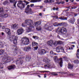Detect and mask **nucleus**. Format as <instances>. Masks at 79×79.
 <instances>
[{
  "mask_svg": "<svg viewBox=\"0 0 79 79\" xmlns=\"http://www.w3.org/2000/svg\"><path fill=\"white\" fill-rule=\"evenodd\" d=\"M44 67L45 68H50V65L48 64L47 65H44Z\"/></svg>",
  "mask_w": 79,
  "mask_h": 79,
  "instance_id": "30",
  "label": "nucleus"
},
{
  "mask_svg": "<svg viewBox=\"0 0 79 79\" xmlns=\"http://www.w3.org/2000/svg\"><path fill=\"white\" fill-rule=\"evenodd\" d=\"M3 11V8H0V13H2Z\"/></svg>",
  "mask_w": 79,
  "mask_h": 79,
  "instance_id": "43",
  "label": "nucleus"
},
{
  "mask_svg": "<svg viewBox=\"0 0 79 79\" xmlns=\"http://www.w3.org/2000/svg\"><path fill=\"white\" fill-rule=\"evenodd\" d=\"M60 49L62 52H64L63 48V47H61L60 46H59L56 48V51L57 52H60Z\"/></svg>",
  "mask_w": 79,
  "mask_h": 79,
  "instance_id": "10",
  "label": "nucleus"
},
{
  "mask_svg": "<svg viewBox=\"0 0 79 79\" xmlns=\"http://www.w3.org/2000/svg\"><path fill=\"white\" fill-rule=\"evenodd\" d=\"M56 3H57L58 5H60L61 3V2H59V1L56 2Z\"/></svg>",
  "mask_w": 79,
  "mask_h": 79,
  "instance_id": "46",
  "label": "nucleus"
},
{
  "mask_svg": "<svg viewBox=\"0 0 79 79\" xmlns=\"http://www.w3.org/2000/svg\"><path fill=\"white\" fill-rule=\"evenodd\" d=\"M42 15V13H40L39 14V15H40V16H41Z\"/></svg>",
  "mask_w": 79,
  "mask_h": 79,
  "instance_id": "56",
  "label": "nucleus"
},
{
  "mask_svg": "<svg viewBox=\"0 0 79 79\" xmlns=\"http://www.w3.org/2000/svg\"><path fill=\"white\" fill-rule=\"evenodd\" d=\"M33 39H35L36 40L37 39H38L39 38H38V37H37V36H33Z\"/></svg>",
  "mask_w": 79,
  "mask_h": 79,
  "instance_id": "39",
  "label": "nucleus"
},
{
  "mask_svg": "<svg viewBox=\"0 0 79 79\" xmlns=\"http://www.w3.org/2000/svg\"><path fill=\"white\" fill-rule=\"evenodd\" d=\"M77 57H79V53H77Z\"/></svg>",
  "mask_w": 79,
  "mask_h": 79,
  "instance_id": "53",
  "label": "nucleus"
},
{
  "mask_svg": "<svg viewBox=\"0 0 79 79\" xmlns=\"http://www.w3.org/2000/svg\"><path fill=\"white\" fill-rule=\"evenodd\" d=\"M4 50H3L2 49H1L0 50V55H1L3 54V53H4Z\"/></svg>",
  "mask_w": 79,
  "mask_h": 79,
  "instance_id": "32",
  "label": "nucleus"
},
{
  "mask_svg": "<svg viewBox=\"0 0 79 79\" xmlns=\"http://www.w3.org/2000/svg\"><path fill=\"white\" fill-rule=\"evenodd\" d=\"M25 23L27 25V27L32 24V20H26Z\"/></svg>",
  "mask_w": 79,
  "mask_h": 79,
  "instance_id": "8",
  "label": "nucleus"
},
{
  "mask_svg": "<svg viewBox=\"0 0 79 79\" xmlns=\"http://www.w3.org/2000/svg\"><path fill=\"white\" fill-rule=\"evenodd\" d=\"M5 32L8 35H10V30L8 28H7L5 29Z\"/></svg>",
  "mask_w": 79,
  "mask_h": 79,
  "instance_id": "17",
  "label": "nucleus"
},
{
  "mask_svg": "<svg viewBox=\"0 0 79 79\" xmlns=\"http://www.w3.org/2000/svg\"><path fill=\"white\" fill-rule=\"evenodd\" d=\"M15 68V65H12L10 66H9L7 68L9 70H11L12 69H14Z\"/></svg>",
  "mask_w": 79,
  "mask_h": 79,
  "instance_id": "14",
  "label": "nucleus"
},
{
  "mask_svg": "<svg viewBox=\"0 0 79 79\" xmlns=\"http://www.w3.org/2000/svg\"><path fill=\"white\" fill-rule=\"evenodd\" d=\"M43 61L44 62H47V63H50V60L48 58H45L44 59Z\"/></svg>",
  "mask_w": 79,
  "mask_h": 79,
  "instance_id": "22",
  "label": "nucleus"
},
{
  "mask_svg": "<svg viewBox=\"0 0 79 79\" xmlns=\"http://www.w3.org/2000/svg\"><path fill=\"white\" fill-rule=\"evenodd\" d=\"M22 44L23 45H28L29 44V40L27 38H23L22 39Z\"/></svg>",
  "mask_w": 79,
  "mask_h": 79,
  "instance_id": "2",
  "label": "nucleus"
},
{
  "mask_svg": "<svg viewBox=\"0 0 79 79\" xmlns=\"http://www.w3.org/2000/svg\"><path fill=\"white\" fill-rule=\"evenodd\" d=\"M61 42V41H55L53 43V45L54 46H57L58 44H60Z\"/></svg>",
  "mask_w": 79,
  "mask_h": 79,
  "instance_id": "15",
  "label": "nucleus"
},
{
  "mask_svg": "<svg viewBox=\"0 0 79 79\" xmlns=\"http://www.w3.org/2000/svg\"><path fill=\"white\" fill-rule=\"evenodd\" d=\"M58 25L59 26H61L62 25V23H58Z\"/></svg>",
  "mask_w": 79,
  "mask_h": 79,
  "instance_id": "51",
  "label": "nucleus"
},
{
  "mask_svg": "<svg viewBox=\"0 0 79 79\" xmlns=\"http://www.w3.org/2000/svg\"><path fill=\"white\" fill-rule=\"evenodd\" d=\"M45 27H46V29L48 30V31H52V29H53V26H51V27H48V26L47 24L45 25Z\"/></svg>",
  "mask_w": 79,
  "mask_h": 79,
  "instance_id": "12",
  "label": "nucleus"
},
{
  "mask_svg": "<svg viewBox=\"0 0 79 79\" xmlns=\"http://www.w3.org/2000/svg\"><path fill=\"white\" fill-rule=\"evenodd\" d=\"M56 10H58V7H57V8L56 9Z\"/></svg>",
  "mask_w": 79,
  "mask_h": 79,
  "instance_id": "57",
  "label": "nucleus"
},
{
  "mask_svg": "<svg viewBox=\"0 0 79 79\" xmlns=\"http://www.w3.org/2000/svg\"><path fill=\"white\" fill-rule=\"evenodd\" d=\"M59 19H61L62 20H63V17H60L59 18Z\"/></svg>",
  "mask_w": 79,
  "mask_h": 79,
  "instance_id": "48",
  "label": "nucleus"
},
{
  "mask_svg": "<svg viewBox=\"0 0 79 79\" xmlns=\"http://www.w3.org/2000/svg\"><path fill=\"white\" fill-rule=\"evenodd\" d=\"M17 39H18L17 36L15 37L14 36L9 37L10 40V42H13V44H14V45H17Z\"/></svg>",
  "mask_w": 79,
  "mask_h": 79,
  "instance_id": "1",
  "label": "nucleus"
},
{
  "mask_svg": "<svg viewBox=\"0 0 79 79\" xmlns=\"http://www.w3.org/2000/svg\"><path fill=\"white\" fill-rule=\"evenodd\" d=\"M10 3H13L14 4L13 6L16 7V3H17V0H10Z\"/></svg>",
  "mask_w": 79,
  "mask_h": 79,
  "instance_id": "11",
  "label": "nucleus"
},
{
  "mask_svg": "<svg viewBox=\"0 0 79 79\" xmlns=\"http://www.w3.org/2000/svg\"><path fill=\"white\" fill-rule=\"evenodd\" d=\"M42 0H31V2L32 3H35L36 2H40Z\"/></svg>",
  "mask_w": 79,
  "mask_h": 79,
  "instance_id": "25",
  "label": "nucleus"
},
{
  "mask_svg": "<svg viewBox=\"0 0 79 79\" xmlns=\"http://www.w3.org/2000/svg\"><path fill=\"white\" fill-rule=\"evenodd\" d=\"M4 47V44L2 42H0V48H3Z\"/></svg>",
  "mask_w": 79,
  "mask_h": 79,
  "instance_id": "26",
  "label": "nucleus"
},
{
  "mask_svg": "<svg viewBox=\"0 0 79 79\" xmlns=\"http://www.w3.org/2000/svg\"><path fill=\"white\" fill-rule=\"evenodd\" d=\"M53 10H56V8H55V7H54L53 8Z\"/></svg>",
  "mask_w": 79,
  "mask_h": 79,
  "instance_id": "55",
  "label": "nucleus"
},
{
  "mask_svg": "<svg viewBox=\"0 0 79 79\" xmlns=\"http://www.w3.org/2000/svg\"><path fill=\"white\" fill-rule=\"evenodd\" d=\"M38 53L40 55H44V54L47 53V51L45 50V49H42L40 50L38 52Z\"/></svg>",
  "mask_w": 79,
  "mask_h": 79,
  "instance_id": "7",
  "label": "nucleus"
},
{
  "mask_svg": "<svg viewBox=\"0 0 79 79\" xmlns=\"http://www.w3.org/2000/svg\"><path fill=\"white\" fill-rule=\"evenodd\" d=\"M54 60L55 61V62H58L59 61H60V62L59 64L60 67H62V65L63 64V59L62 58H60L59 59L57 57V56H56L54 57Z\"/></svg>",
  "mask_w": 79,
  "mask_h": 79,
  "instance_id": "3",
  "label": "nucleus"
},
{
  "mask_svg": "<svg viewBox=\"0 0 79 79\" xmlns=\"http://www.w3.org/2000/svg\"><path fill=\"white\" fill-rule=\"evenodd\" d=\"M49 3H53L55 2V0H49Z\"/></svg>",
  "mask_w": 79,
  "mask_h": 79,
  "instance_id": "42",
  "label": "nucleus"
},
{
  "mask_svg": "<svg viewBox=\"0 0 79 79\" xmlns=\"http://www.w3.org/2000/svg\"><path fill=\"white\" fill-rule=\"evenodd\" d=\"M71 2H74V0H70Z\"/></svg>",
  "mask_w": 79,
  "mask_h": 79,
  "instance_id": "59",
  "label": "nucleus"
},
{
  "mask_svg": "<svg viewBox=\"0 0 79 79\" xmlns=\"http://www.w3.org/2000/svg\"><path fill=\"white\" fill-rule=\"evenodd\" d=\"M60 33H58V35H57V37H58V38H60V36H59V35H60Z\"/></svg>",
  "mask_w": 79,
  "mask_h": 79,
  "instance_id": "54",
  "label": "nucleus"
},
{
  "mask_svg": "<svg viewBox=\"0 0 79 79\" xmlns=\"http://www.w3.org/2000/svg\"><path fill=\"white\" fill-rule=\"evenodd\" d=\"M60 3H61L62 5H63L64 3V1H61L60 2Z\"/></svg>",
  "mask_w": 79,
  "mask_h": 79,
  "instance_id": "49",
  "label": "nucleus"
},
{
  "mask_svg": "<svg viewBox=\"0 0 79 79\" xmlns=\"http://www.w3.org/2000/svg\"><path fill=\"white\" fill-rule=\"evenodd\" d=\"M75 8H76V7L75 6H73V7H71V9H75Z\"/></svg>",
  "mask_w": 79,
  "mask_h": 79,
  "instance_id": "50",
  "label": "nucleus"
},
{
  "mask_svg": "<svg viewBox=\"0 0 79 79\" xmlns=\"http://www.w3.org/2000/svg\"><path fill=\"white\" fill-rule=\"evenodd\" d=\"M27 52L29 51L30 50H31V47H27Z\"/></svg>",
  "mask_w": 79,
  "mask_h": 79,
  "instance_id": "36",
  "label": "nucleus"
},
{
  "mask_svg": "<svg viewBox=\"0 0 79 79\" xmlns=\"http://www.w3.org/2000/svg\"><path fill=\"white\" fill-rule=\"evenodd\" d=\"M63 20H67V18L63 17Z\"/></svg>",
  "mask_w": 79,
  "mask_h": 79,
  "instance_id": "47",
  "label": "nucleus"
},
{
  "mask_svg": "<svg viewBox=\"0 0 79 79\" xmlns=\"http://www.w3.org/2000/svg\"><path fill=\"white\" fill-rule=\"evenodd\" d=\"M8 15L7 14H5L4 13L0 15V16L1 17H3V18H7L8 17Z\"/></svg>",
  "mask_w": 79,
  "mask_h": 79,
  "instance_id": "16",
  "label": "nucleus"
},
{
  "mask_svg": "<svg viewBox=\"0 0 79 79\" xmlns=\"http://www.w3.org/2000/svg\"><path fill=\"white\" fill-rule=\"evenodd\" d=\"M34 29V27L33 25H29L27 27V32H29L31 31H33Z\"/></svg>",
  "mask_w": 79,
  "mask_h": 79,
  "instance_id": "5",
  "label": "nucleus"
},
{
  "mask_svg": "<svg viewBox=\"0 0 79 79\" xmlns=\"http://www.w3.org/2000/svg\"><path fill=\"white\" fill-rule=\"evenodd\" d=\"M19 8H21V10H22V8H25V4H22V6H20Z\"/></svg>",
  "mask_w": 79,
  "mask_h": 79,
  "instance_id": "27",
  "label": "nucleus"
},
{
  "mask_svg": "<svg viewBox=\"0 0 79 79\" xmlns=\"http://www.w3.org/2000/svg\"><path fill=\"white\" fill-rule=\"evenodd\" d=\"M74 63H78L79 60H74Z\"/></svg>",
  "mask_w": 79,
  "mask_h": 79,
  "instance_id": "41",
  "label": "nucleus"
},
{
  "mask_svg": "<svg viewBox=\"0 0 79 79\" xmlns=\"http://www.w3.org/2000/svg\"><path fill=\"white\" fill-rule=\"evenodd\" d=\"M38 45V44L35 42H33L32 43V46L33 47H34V46H35V45Z\"/></svg>",
  "mask_w": 79,
  "mask_h": 79,
  "instance_id": "28",
  "label": "nucleus"
},
{
  "mask_svg": "<svg viewBox=\"0 0 79 79\" xmlns=\"http://www.w3.org/2000/svg\"><path fill=\"white\" fill-rule=\"evenodd\" d=\"M2 65V64L0 63V68H1Z\"/></svg>",
  "mask_w": 79,
  "mask_h": 79,
  "instance_id": "60",
  "label": "nucleus"
},
{
  "mask_svg": "<svg viewBox=\"0 0 79 79\" xmlns=\"http://www.w3.org/2000/svg\"><path fill=\"white\" fill-rule=\"evenodd\" d=\"M19 3L17 4V6L18 7H20V6H21V4H23V1H19L18 2Z\"/></svg>",
  "mask_w": 79,
  "mask_h": 79,
  "instance_id": "24",
  "label": "nucleus"
},
{
  "mask_svg": "<svg viewBox=\"0 0 79 79\" xmlns=\"http://www.w3.org/2000/svg\"><path fill=\"white\" fill-rule=\"evenodd\" d=\"M23 50L25 52H27V47H25L23 48Z\"/></svg>",
  "mask_w": 79,
  "mask_h": 79,
  "instance_id": "40",
  "label": "nucleus"
},
{
  "mask_svg": "<svg viewBox=\"0 0 79 79\" xmlns=\"http://www.w3.org/2000/svg\"><path fill=\"white\" fill-rule=\"evenodd\" d=\"M60 35H63V34H65L66 33V28L64 27H60Z\"/></svg>",
  "mask_w": 79,
  "mask_h": 79,
  "instance_id": "6",
  "label": "nucleus"
},
{
  "mask_svg": "<svg viewBox=\"0 0 79 79\" xmlns=\"http://www.w3.org/2000/svg\"><path fill=\"white\" fill-rule=\"evenodd\" d=\"M34 4H31V5L30 6H31V7H33V6H34Z\"/></svg>",
  "mask_w": 79,
  "mask_h": 79,
  "instance_id": "52",
  "label": "nucleus"
},
{
  "mask_svg": "<svg viewBox=\"0 0 79 79\" xmlns=\"http://www.w3.org/2000/svg\"><path fill=\"white\" fill-rule=\"evenodd\" d=\"M24 31L23 29L22 28H20L17 30V33L18 34V35H21L23 32Z\"/></svg>",
  "mask_w": 79,
  "mask_h": 79,
  "instance_id": "9",
  "label": "nucleus"
},
{
  "mask_svg": "<svg viewBox=\"0 0 79 79\" xmlns=\"http://www.w3.org/2000/svg\"><path fill=\"white\" fill-rule=\"evenodd\" d=\"M11 57H8L7 58L5 59V61H6V63H8V62H10V60H11Z\"/></svg>",
  "mask_w": 79,
  "mask_h": 79,
  "instance_id": "18",
  "label": "nucleus"
},
{
  "mask_svg": "<svg viewBox=\"0 0 79 79\" xmlns=\"http://www.w3.org/2000/svg\"><path fill=\"white\" fill-rule=\"evenodd\" d=\"M2 35H4V33L3 32H2Z\"/></svg>",
  "mask_w": 79,
  "mask_h": 79,
  "instance_id": "63",
  "label": "nucleus"
},
{
  "mask_svg": "<svg viewBox=\"0 0 79 79\" xmlns=\"http://www.w3.org/2000/svg\"><path fill=\"white\" fill-rule=\"evenodd\" d=\"M68 21L70 23H71V24H74V19H71L69 20Z\"/></svg>",
  "mask_w": 79,
  "mask_h": 79,
  "instance_id": "19",
  "label": "nucleus"
},
{
  "mask_svg": "<svg viewBox=\"0 0 79 79\" xmlns=\"http://www.w3.org/2000/svg\"><path fill=\"white\" fill-rule=\"evenodd\" d=\"M51 74L53 75L54 76H57V75H58V74L56 73L55 72H52L51 73Z\"/></svg>",
  "mask_w": 79,
  "mask_h": 79,
  "instance_id": "33",
  "label": "nucleus"
},
{
  "mask_svg": "<svg viewBox=\"0 0 79 79\" xmlns=\"http://www.w3.org/2000/svg\"><path fill=\"white\" fill-rule=\"evenodd\" d=\"M59 73H60V74H63V72H59Z\"/></svg>",
  "mask_w": 79,
  "mask_h": 79,
  "instance_id": "58",
  "label": "nucleus"
},
{
  "mask_svg": "<svg viewBox=\"0 0 79 79\" xmlns=\"http://www.w3.org/2000/svg\"><path fill=\"white\" fill-rule=\"evenodd\" d=\"M29 3V2H26V5H27Z\"/></svg>",
  "mask_w": 79,
  "mask_h": 79,
  "instance_id": "62",
  "label": "nucleus"
},
{
  "mask_svg": "<svg viewBox=\"0 0 79 79\" xmlns=\"http://www.w3.org/2000/svg\"><path fill=\"white\" fill-rule=\"evenodd\" d=\"M77 2H79V0H76Z\"/></svg>",
  "mask_w": 79,
  "mask_h": 79,
  "instance_id": "64",
  "label": "nucleus"
},
{
  "mask_svg": "<svg viewBox=\"0 0 79 79\" xmlns=\"http://www.w3.org/2000/svg\"><path fill=\"white\" fill-rule=\"evenodd\" d=\"M44 3H49V1L48 0H45L44 1Z\"/></svg>",
  "mask_w": 79,
  "mask_h": 79,
  "instance_id": "37",
  "label": "nucleus"
},
{
  "mask_svg": "<svg viewBox=\"0 0 79 79\" xmlns=\"http://www.w3.org/2000/svg\"><path fill=\"white\" fill-rule=\"evenodd\" d=\"M29 5L27 6V8H26V10L25 11V13L27 15H29V14H32L33 12L32 11L31 9L29 8Z\"/></svg>",
  "mask_w": 79,
  "mask_h": 79,
  "instance_id": "4",
  "label": "nucleus"
},
{
  "mask_svg": "<svg viewBox=\"0 0 79 79\" xmlns=\"http://www.w3.org/2000/svg\"><path fill=\"white\" fill-rule=\"evenodd\" d=\"M38 48V46H36L34 47V48L35 49V50H37V49Z\"/></svg>",
  "mask_w": 79,
  "mask_h": 79,
  "instance_id": "44",
  "label": "nucleus"
},
{
  "mask_svg": "<svg viewBox=\"0 0 79 79\" xmlns=\"http://www.w3.org/2000/svg\"><path fill=\"white\" fill-rule=\"evenodd\" d=\"M37 24L38 25H40L41 24V22L40 21H39L37 23H35V26H37Z\"/></svg>",
  "mask_w": 79,
  "mask_h": 79,
  "instance_id": "31",
  "label": "nucleus"
},
{
  "mask_svg": "<svg viewBox=\"0 0 79 79\" xmlns=\"http://www.w3.org/2000/svg\"><path fill=\"white\" fill-rule=\"evenodd\" d=\"M8 1H7L4 2L3 3V4L5 5H6V4H8Z\"/></svg>",
  "mask_w": 79,
  "mask_h": 79,
  "instance_id": "35",
  "label": "nucleus"
},
{
  "mask_svg": "<svg viewBox=\"0 0 79 79\" xmlns=\"http://www.w3.org/2000/svg\"><path fill=\"white\" fill-rule=\"evenodd\" d=\"M53 25L54 26H58L57 23H54Z\"/></svg>",
  "mask_w": 79,
  "mask_h": 79,
  "instance_id": "45",
  "label": "nucleus"
},
{
  "mask_svg": "<svg viewBox=\"0 0 79 79\" xmlns=\"http://www.w3.org/2000/svg\"><path fill=\"white\" fill-rule=\"evenodd\" d=\"M56 32H58L61 35V28L59 27L56 30Z\"/></svg>",
  "mask_w": 79,
  "mask_h": 79,
  "instance_id": "20",
  "label": "nucleus"
},
{
  "mask_svg": "<svg viewBox=\"0 0 79 79\" xmlns=\"http://www.w3.org/2000/svg\"><path fill=\"white\" fill-rule=\"evenodd\" d=\"M36 29L37 31H40L42 29V28L41 27H39V28L36 27Z\"/></svg>",
  "mask_w": 79,
  "mask_h": 79,
  "instance_id": "38",
  "label": "nucleus"
},
{
  "mask_svg": "<svg viewBox=\"0 0 79 79\" xmlns=\"http://www.w3.org/2000/svg\"><path fill=\"white\" fill-rule=\"evenodd\" d=\"M50 54L51 55H56V54L54 53L53 52V51H51V52H50Z\"/></svg>",
  "mask_w": 79,
  "mask_h": 79,
  "instance_id": "34",
  "label": "nucleus"
},
{
  "mask_svg": "<svg viewBox=\"0 0 79 79\" xmlns=\"http://www.w3.org/2000/svg\"><path fill=\"white\" fill-rule=\"evenodd\" d=\"M73 66L71 64H69L68 66V68L69 69H73Z\"/></svg>",
  "mask_w": 79,
  "mask_h": 79,
  "instance_id": "23",
  "label": "nucleus"
},
{
  "mask_svg": "<svg viewBox=\"0 0 79 79\" xmlns=\"http://www.w3.org/2000/svg\"><path fill=\"white\" fill-rule=\"evenodd\" d=\"M18 24H12L11 26L12 28H16L17 29L18 28Z\"/></svg>",
  "mask_w": 79,
  "mask_h": 79,
  "instance_id": "21",
  "label": "nucleus"
},
{
  "mask_svg": "<svg viewBox=\"0 0 79 79\" xmlns=\"http://www.w3.org/2000/svg\"><path fill=\"white\" fill-rule=\"evenodd\" d=\"M77 53H79V49H78L77 51Z\"/></svg>",
  "mask_w": 79,
  "mask_h": 79,
  "instance_id": "61",
  "label": "nucleus"
},
{
  "mask_svg": "<svg viewBox=\"0 0 79 79\" xmlns=\"http://www.w3.org/2000/svg\"><path fill=\"white\" fill-rule=\"evenodd\" d=\"M47 44L48 46L52 47L53 45V40H50L47 42Z\"/></svg>",
  "mask_w": 79,
  "mask_h": 79,
  "instance_id": "13",
  "label": "nucleus"
},
{
  "mask_svg": "<svg viewBox=\"0 0 79 79\" xmlns=\"http://www.w3.org/2000/svg\"><path fill=\"white\" fill-rule=\"evenodd\" d=\"M22 26L23 27H27V26L26 23H22Z\"/></svg>",
  "mask_w": 79,
  "mask_h": 79,
  "instance_id": "29",
  "label": "nucleus"
}]
</instances>
